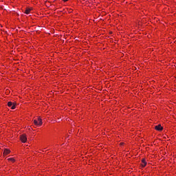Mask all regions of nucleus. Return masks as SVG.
Returning <instances> with one entry per match:
<instances>
[{"label": "nucleus", "instance_id": "f257e3e1", "mask_svg": "<svg viewBox=\"0 0 176 176\" xmlns=\"http://www.w3.org/2000/svg\"><path fill=\"white\" fill-rule=\"evenodd\" d=\"M34 123L36 126H41V125L42 124V118H38V120H34Z\"/></svg>", "mask_w": 176, "mask_h": 176}, {"label": "nucleus", "instance_id": "f03ea898", "mask_svg": "<svg viewBox=\"0 0 176 176\" xmlns=\"http://www.w3.org/2000/svg\"><path fill=\"white\" fill-rule=\"evenodd\" d=\"M21 141L23 143L27 142V135L23 134L20 137Z\"/></svg>", "mask_w": 176, "mask_h": 176}, {"label": "nucleus", "instance_id": "7ed1b4c3", "mask_svg": "<svg viewBox=\"0 0 176 176\" xmlns=\"http://www.w3.org/2000/svg\"><path fill=\"white\" fill-rule=\"evenodd\" d=\"M8 107H11L12 109H16V103H12V102H8Z\"/></svg>", "mask_w": 176, "mask_h": 176}, {"label": "nucleus", "instance_id": "20e7f679", "mask_svg": "<svg viewBox=\"0 0 176 176\" xmlns=\"http://www.w3.org/2000/svg\"><path fill=\"white\" fill-rule=\"evenodd\" d=\"M155 129L157 131H162V130H163V126H162L161 124H158L157 126H155Z\"/></svg>", "mask_w": 176, "mask_h": 176}, {"label": "nucleus", "instance_id": "39448f33", "mask_svg": "<svg viewBox=\"0 0 176 176\" xmlns=\"http://www.w3.org/2000/svg\"><path fill=\"white\" fill-rule=\"evenodd\" d=\"M146 166V161H145V159L142 160V167H145Z\"/></svg>", "mask_w": 176, "mask_h": 176}, {"label": "nucleus", "instance_id": "423d86ee", "mask_svg": "<svg viewBox=\"0 0 176 176\" xmlns=\"http://www.w3.org/2000/svg\"><path fill=\"white\" fill-rule=\"evenodd\" d=\"M10 153V150L9 149H5L3 151V155H9Z\"/></svg>", "mask_w": 176, "mask_h": 176}, {"label": "nucleus", "instance_id": "0eeeda50", "mask_svg": "<svg viewBox=\"0 0 176 176\" xmlns=\"http://www.w3.org/2000/svg\"><path fill=\"white\" fill-rule=\"evenodd\" d=\"M30 12H31V10L30 9H26L25 11V13L26 14H30Z\"/></svg>", "mask_w": 176, "mask_h": 176}, {"label": "nucleus", "instance_id": "6e6552de", "mask_svg": "<svg viewBox=\"0 0 176 176\" xmlns=\"http://www.w3.org/2000/svg\"><path fill=\"white\" fill-rule=\"evenodd\" d=\"M8 160H9L10 162H14V158H8Z\"/></svg>", "mask_w": 176, "mask_h": 176}, {"label": "nucleus", "instance_id": "1a4fd4ad", "mask_svg": "<svg viewBox=\"0 0 176 176\" xmlns=\"http://www.w3.org/2000/svg\"><path fill=\"white\" fill-rule=\"evenodd\" d=\"M68 0H63V2H67Z\"/></svg>", "mask_w": 176, "mask_h": 176}]
</instances>
